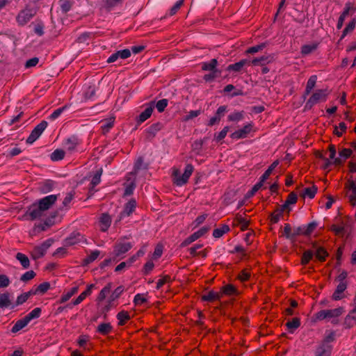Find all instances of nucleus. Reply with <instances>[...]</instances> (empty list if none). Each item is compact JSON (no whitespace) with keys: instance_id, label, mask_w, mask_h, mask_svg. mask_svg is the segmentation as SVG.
<instances>
[{"instance_id":"obj_1","label":"nucleus","mask_w":356,"mask_h":356,"mask_svg":"<svg viewBox=\"0 0 356 356\" xmlns=\"http://www.w3.org/2000/svg\"><path fill=\"white\" fill-rule=\"evenodd\" d=\"M194 168L191 164H187L184 172L181 175L178 169H174L172 172L173 182L175 185L181 186L188 182L189 177L193 172Z\"/></svg>"},{"instance_id":"obj_2","label":"nucleus","mask_w":356,"mask_h":356,"mask_svg":"<svg viewBox=\"0 0 356 356\" xmlns=\"http://www.w3.org/2000/svg\"><path fill=\"white\" fill-rule=\"evenodd\" d=\"M37 14V9L27 5L24 9L20 10L16 16V21L19 26L26 25Z\"/></svg>"},{"instance_id":"obj_3","label":"nucleus","mask_w":356,"mask_h":356,"mask_svg":"<svg viewBox=\"0 0 356 356\" xmlns=\"http://www.w3.org/2000/svg\"><path fill=\"white\" fill-rule=\"evenodd\" d=\"M328 94V91L326 89L316 90L307 100L306 107L311 108L318 102L325 101Z\"/></svg>"},{"instance_id":"obj_4","label":"nucleus","mask_w":356,"mask_h":356,"mask_svg":"<svg viewBox=\"0 0 356 356\" xmlns=\"http://www.w3.org/2000/svg\"><path fill=\"white\" fill-rule=\"evenodd\" d=\"M52 243V239H48L41 245L34 247L33 250L31 252V258L36 260L42 257L45 254L47 249L51 245Z\"/></svg>"},{"instance_id":"obj_5","label":"nucleus","mask_w":356,"mask_h":356,"mask_svg":"<svg viewBox=\"0 0 356 356\" xmlns=\"http://www.w3.org/2000/svg\"><path fill=\"white\" fill-rule=\"evenodd\" d=\"M343 312V309L342 307H339L334 309L321 310L316 314V318L318 321H322L325 318H335L341 315Z\"/></svg>"},{"instance_id":"obj_6","label":"nucleus","mask_w":356,"mask_h":356,"mask_svg":"<svg viewBox=\"0 0 356 356\" xmlns=\"http://www.w3.org/2000/svg\"><path fill=\"white\" fill-rule=\"evenodd\" d=\"M47 122L44 120H42L40 124H38L31 131L30 136L27 138L26 143L29 144H32L33 142H35L47 128Z\"/></svg>"},{"instance_id":"obj_7","label":"nucleus","mask_w":356,"mask_h":356,"mask_svg":"<svg viewBox=\"0 0 356 356\" xmlns=\"http://www.w3.org/2000/svg\"><path fill=\"white\" fill-rule=\"evenodd\" d=\"M44 211L42 209V207L38 204H33L28 208L26 215L29 216L31 220H33L41 218L44 215Z\"/></svg>"},{"instance_id":"obj_8","label":"nucleus","mask_w":356,"mask_h":356,"mask_svg":"<svg viewBox=\"0 0 356 356\" xmlns=\"http://www.w3.org/2000/svg\"><path fill=\"white\" fill-rule=\"evenodd\" d=\"M57 199V195H50L40 199L38 204L46 211L56 202Z\"/></svg>"},{"instance_id":"obj_9","label":"nucleus","mask_w":356,"mask_h":356,"mask_svg":"<svg viewBox=\"0 0 356 356\" xmlns=\"http://www.w3.org/2000/svg\"><path fill=\"white\" fill-rule=\"evenodd\" d=\"M348 189L349 202L352 206L356 205V182L353 180H349L348 184L346 186Z\"/></svg>"},{"instance_id":"obj_10","label":"nucleus","mask_w":356,"mask_h":356,"mask_svg":"<svg viewBox=\"0 0 356 356\" xmlns=\"http://www.w3.org/2000/svg\"><path fill=\"white\" fill-rule=\"evenodd\" d=\"M252 124H248L244 126L242 129H238L234 133H232L230 136L232 139H240L245 138L247 137L248 134L250 132L252 129Z\"/></svg>"},{"instance_id":"obj_11","label":"nucleus","mask_w":356,"mask_h":356,"mask_svg":"<svg viewBox=\"0 0 356 356\" xmlns=\"http://www.w3.org/2000/svg\"><path fill=\"white\" fill-rule=\"evenodd\" d=\"M356 325V307L352 309L350 313L346 316L344 321V325L346 328H351Z\"/></svg>"},{"instance_id":"obj_12","label":"nucleus","mask_w":356,"mask_h":356,"mask_svg":"<svg viewBox=\"0 0 356 356\" xmlns=\"http://www.w3.org/2000/svg\"><path fill=\"white\" fill-rule=\"evenodd\" d=\"M163 128V124L161 122H156L152 124L149 128L147 129V139L152 140L158 131L161 130Z\"/></svg>"},{"instance_id":"obj_13","label":"nucleus","mask_w":356,"mask_h":356,"mask_svg":"<svg viewBox=\"0 0 356 356\" xmlns=\"http://www.w3.org/2000/svg\"><path fill=\"white\" fill-rule=\"evenodd\" d=\"M111 224V218L106 213H104L99 218V226L102 232H106Z\"/></svg>"},{"instance_id":"obj_14","label":"nucleus","mask_w":356,"mask_h":356,"mask_svg":"<svg viewBox=\"0 0 356 356\" xmlns=\"http://www.w3.org/2000/svg\"><path fill=\"white\" fill-rule=\"evenodd\" d=\"M154 107V102H151L148 107L142 112L138 117V122L142 123L147 120L152 115Z\"/></svg>"},{"instance_id":"obj_15","label":"nucleus","mask_w":356,"mask_h":356,"mask_svg":"<svg viewBox=\"0 0 356 356\" xmlns=\"http://www.w3.org/2000/svg\"><path fill=\"white\" fill-rule=\"evenodd\" d=\"M13 308L12 300L10 299V294L8 292L0 293V308Z\"/></svg>"},{"instance_id":"obj_16","label":"nucleus","mask_w":356,"mask_h":356,"mask_svg":"<svg viewBox=\"0 0 356 356\" xmlns=\"http://www.w3.org/2000/svg\"><path fill=\"white\" fill-rule=\"evenodd\" d=\"M132 247L131 243H120L115 246V256L118 257L124 253L128 252Z\"/></svg>"},{"instance_id":"obj_17","label":"nucleus","mask_w":356,"mask_h":356,"mask_svg":"<svg viewBox=\"0 0 356 356\" xmlns=\"http://www.w3.org/2000/svg\"><path fill=\"white\" fill-rule=\"evenodd\" d=\"M312 249H314L316 258L321 261H324L328 255L327 251L322 247L318 246L316 243H312Z\"/></svg>"},{"instance_id":"obj_18","label":"nucleus","mask_w":356,"mask_h":356,"mask_svg":"<svg viewBox=\"0 0 356 356\" xmlns=\"http://www.w3.org/2000/svg\"><path fill=\"white\" fill-rule=\"evenodd\" d=\"M136 207V202L135 200L132 199L131 200H129L126 204H125V207H124V209L123 210L122 212H121L120 213V220L127 216H130L133 211H134L135 208Z\"/></svg>"},{"instance_id":"obj_19","label":"nucleus","mask_w":356,"mask_h":356,"mask_svg":"<svg viewBox=\"0 0 356 356\" xmlns=\"http://www.w3.org/2000/svg\"><path fill=\"white\" fill-rule=\"evenodd\" d=\"M347 288L346 282H339V284L337 286V289L334 293L332 294V299L334 300H339L343 298L342 293Z\"/></svg>"},{"instance_id":"obj_20","label":"nucleus","mask_w":356,"mask_h":356,"mask_svg":"<svg viewBox=\"0 0 356 356\" xmlns=\"http://www.w3.org/2000/svg\"><path fill=\"white\" fill-rule=\"evenodd\" d=\"M331 350L330 346L322 343L317 348L315 356H330Z\"/></svg>"},{"instance_id":"obj_21","label":"nucleus","mask_w":356,"mask_h":356,"mask_svg":"<svg viewBox=\"0 0 356 356\" xmlns=\"http://www.w3.org/2000/svg\"><path fill=\"white\" fill-rule=\"evenodd\" d=\"M217 65L218 60L216 58H213L209 62L203 63L202 65V70L204 71L219 72L216 69Z\"/></svg>"},{"instance_id":"obj_22","label":"nucleus","mask_w":356,"mask_h":356,"mask_svg":"<svg viewBox=\"0 0 356 356\" xmlns=\"http://www.w3.org/2000/svg\"><path fill=\"white\" fill-rule=\"evenodd\" d=\"M250 63V60L247 59H243L234 64L229 65L227 67V70L239 72L241 71L243 66H245V65H249Z\"/></svg>"},{"instance_id":"obj_23","label":"nucleus","mask_w":356,"mask_h":356,"mask_svg":"<svg viewBox=\"0 0 356 356\" xmlns=\"http://www.w3.org/2000/svg\"><path fill=\"white\" fill-rule=\"evenodd\" d=\"M222 297L220 292L209 291L207 294L202 296V299L204 301L212 302L214 300H220Z\"/></svg>"},{"instance_id":"obj_24","label":"nucleus","mask_w":356,"mask_h":356,"mask_svg":"<svg viewBox=\"0 0 356 356\" xmlns=\"http://www.w3.org/2000/svg\"><path fill=\"white\" fill-rule=\"evenodd\" d=\"M113 327L109 323H103L97 327V332L102 335H107L111 332Z\"/></svg>"},{"instance_id":"obj_25","label":"nucleus","mask_w":356,"mask_h":356,"mask_svg":"<svg viewBox=\"0 0 356 356\" xmlns=\"http://www.w3.org/2000/svg\"><path fill=\"white\" fill-rule=\"evenodd\" d=\"M114 121L115 118L112 117L100 122L103 134L107 133L113 127Z\"/></svg>"},{"instance_id":"obj_26","label":"nucleus","mask_w":356,"mask_h":356,"mask_svg":"<svg viewBox=\"0 0 356 356\" xmlns=\"http://www.w3.org/2000/svg\"><path fill=\"white\" fill-rule=\"evenodd\" d=\"M29 322L26 321V318L24 317L18 320L13 327H12L11 332L13 333H16L23 329L24 327H26L28 325Z\"/></svg>"},{"instance_id":"obj_27","label":"nucleus","mask_w":356,"mask_h":356,"mask_svg":"<svg viewBox=\"0 0 356 356\" xmlns=\"http://www.w3.org/2000/svg\"><path fill=\"white\" fill-rule=\"evenodd\" d=\"M16 259L20 262L22 266L26 269L30 266V261L26 255L23 253L18 252L16 254Z\"/></svg>"},{"instance_id":"obj_28","label":"nucleus","mask_w":356,"mask_h":356,"mask_svg":"<svg viewBox=\"0 0 356 356\" xmlns=\"http://www.w3.org/2000/svg\"><path fill=\"white\" fill-rule=\"evenodd\" d=\"M117 318L118 321V325H124L131 317L128 312L121 311L117 314Z\"/></svg>"},{"instance_id":"obj_29","label":"nucleus","mask_w":356,"mask_h":356,"mask_svg":"<svg viewBox=\"0 0 356 356\" xmlns=\"http://www.w3.org/2000/svg\"><path fill=\"white\" fill-rule=\"evenodd\" d=\"M278 164H279V161L276 160L268 167V168L265 171V172L260 177V180L261 181V182L264 183L269 177V176L272 173L273 170L277 166Z\"/></svg>"},{"instance_id":"obj_30","label":"nucleus","mask_w":356,"mask_h":356,"mask_svg":"<svg viewBox=\"0 0 356 356\" xmlns=\"http://www.w3.org/2000/svg\"><path fill=\"white\" fill-rule=\"evenodd\" d=\"M317 190H318L317 187L315 185H313L312 187L305 188L303 190L301 195L303 197H308L310 199H312L314 197V196L317 192Z\"/></svg>"},{"instance_id":"obj_31","label":"nucleus","mask_w":356,"mask_h":356,"mask_svg":"<svg viewBox=\"0 0 356 356\" xmlns=\"http://www.w3.org/2000/svg\"><path fill=\"white\" fill-rule=\"evenodd\" d=\"M317 81V76L316 75H313L309 77V79L307 81L305 91V96L308 95L312 90L314 88L316 83Z\"/></svg>"},{"instance_id":"obj_32","label":"nucleus","mask_w":356,"mask_h":356,"mask_svg":"<svg viewBox=\"0 0 356 356\" xmlns=\"http://www.w3.org/2000/svg\"><path fill=\"white\" fill-rule=\"evenodd\" d=\"M269 61H270L269 56H263L259 58H256L253 59L252 60H250V63H249V65H254V66H257V65L263 66V65H266V63H269Z\"/></svg>"},{"instance_id":"obj_33","label":"nucleus","mask_w":356,"mask_h":356,"mask_svg":"<svg viewBox=\"0 0 356 356\" xmlns=\"http://www.w3.org/2000/svg\"><path fill=\"white\" fill-rule=\"evenodd\" d=\"M49 288H50V284L49 282H42V284H39L35 290L32 289L31 291H32L33 295H35L38 293L44 294L49 289Z\"/></svg>"},{"instance_id":"obj_34","label":"nucleus","mask_w":356,"mask_h":356,"mask_svg":"<svg viewBox=\"0 0 356 356\" xmlns=\"http://www.w3.org/2000/svg\"><path fill=\"white\" fill-rule=\"evenodd\" d=\"M81 236L79 233H73L65 239V244L67 245H73L81 241Z\"/></svg>"},{"instance_id":"obj_35","label":"nucleus","mask_w":356,"mask_h":356,"mask_svg":"<svg viewBox=\"0 0 356 356\" xmlns=\"http://www.w3.org/2000/svg\"><path fill=\"white\" fill-rule=\"evenodd\" d=\"M78 286H74L72 287L68 292H67L66 293L63 294L60 300H59V302L60 303H64L65 302H67L68 300L70 299V298L74 295L75 293H77L78 291Z\"/></svg>"},{"instance_id":"obj_36","label":"nucleus","mask_w":356,"mask_h":356,"mask_svg":"<svg viewBox=\"0 0 356 356\" xmlns=\"http://www.w3.org/2000/svg\"><path fill=\"white\" fill-rule=\"evenodd\" d=\"M112 288V284L108 283L100 291L97 297L98 301L104 300L106 296L110 293Z\"/></svg>"},{"instance_id":"obj_37","label":"nucleus","mask_w":356,"mask_h":356,"mask_svg":"<svg viewBox=\"0 0 356 356\" xmlns=\"http://www.w3.org/2000/svg\"><path fill=\"white\" fill-rule=\"evenodd\" d=\"M300 325V321L298 318H293L291 321H288L286 323V326L291 332H293L294 330L299 327Z\"/></svg>"},{"instance_id":"obj_38","label":"nucleus","mask_w":356,"mask_h":356,"mask_svg":"<svg viewBox=\"0 0 356 356\" xmlns=\"http://www.w3.org/2000/svg\"><path fill=\"white\" fill-rule=\"evenodd\" d=\"M314 254V249L305 251L302 257L301 264L302 265H306L307 264H308L310 261V260L313 258Z\"/></svg>"},{"instance_id":"obj_39","label":"nucleus","mask_w":356,"mask_h":356,"mask_svg":"<svg viewBox=\"0 0 356 356\" xmlns=\"http://www.w3.org/2000/svg\"><path fill=\"white\" fill-rule=\"evenodd\" d=\"M142 168H144L146 169L147 166L144 165L143 158L139 157L137 159V160L134 164V170L132 172H129V175H136L138 173V170L140 169H141Z\"/></svg>"},{"instance_id":"obj_40","label":"nucleus","mask_w":356,"mask_h":356,"mask_svg":"<svg viewBox=\"0 0 356 356\" xmlns=\"http://www.w3.org/2000/svg\"><path fill=\"white\" fill-rule=\"evenodd\" d=\"M229 231V227L227 225H223L220 228H218L213 230V236L215 238H220L224 234L228 232Z\"/></svg>"},{"instance_id":"obj_41","label":"nucleus","mask_w":356,"mask_h":356,"mask_svg":"<svg viewBox=\"0 0 356 356\" xmlns=\"http://www.w3.org/2000/svg\"><path fill=\"white\" fill-rule=\"evenodd\" d=\"M329 151H330V159H333V163L336 165H339L342 163V161L339 158H335L336 155V149L335 146L334 145H330L329 146Z\"/></svg>"},{"instance_id":"obj_42","label":"nucleus","mask_w":356,"mask_h":356,"mask_svg":"<svg viewBox=\"0 0 356 356\" xmlns=\"http://www.w3.org/2000/svg\"><path fill=\"white\" fill-rule=\"evenodd\" d=\"M77 145L78 140L75 138H68L65 141V147L70 152L74 151L76 149Z\"/></svg>"},{"instance_id":"obj_43","label":"nucleus","mask_w":356,"mask_h":356,"mask_svg":"<svg viewBox=\"0 0 356 356\" xmlns=\"http://www.w3.org/2000/svg\"><path fill=\"white\" fill-rule=\"evenodd\" d=\"M40 314L41 309L36 307L25 316L24 318H26V321L29 323L32 319L38 318L40 316Z\"/></svg>"},{"instance_id":"obj_44","label":"nucleus","mask_w":356,"mask_h":356,"mask_svg":"<svg viewBox=\"0 0 356 356\" xmlns=\"http://www.w3.org/2000/svg\"><path fill=\"white\" fill-rule=\"evenodd\" d=\"M65 156V152L63 149H57L54 150L51 154V159L52 161L62 160Z\"/></svg>"},{"instance_id":"obj_45","label":"nucleus","mask_w":356,"mask_h":356,"mask_svg":"<svg viewBox=\"0 0 356 356\" xmlns=\"http://www.w3.org/2000/svg\"><path fill=\"white\" fill-rule=\"evenodd\" d=\"M355 10L356 7L354 6L353 3L351 2H348L346 3L343 11L341 15L346 17L350 14V13H353Z\"/></svg>"},{"instance_id":"obj_46","label":"nucleus","mask_w":356,"mask_h":356,"mask_svg":"<svg viewBox=\"0 0 356 356\" xmlns=\"http://www.w3.org/2000/svg\"><path fill=\"white\" fill-rule=\"evenodd\" d=\"M282 216L283 213L281 211V209L278 208L276 209L274 212L270 214V222L274 224L278 222Z\"/></svg>"},{"instance_id":"obj_47","label":"nucleus","mask_w":356,"mask_h":356,"mask_svg":"<svg viewBox=\"0 0 356 356\" xmlns=\"http://www.w3.org/2000/svg\"><path fill=\"white\" fill-rule=\"evenodd\" d=\"M32 295H33V293L31 290L28 291V292H26V293H24L21 294L17 298L16 305H20L23 304Z\"/></svg>"},{"instance_id":"obj_48","label":"nucleus","mask_w":356,"mask_h":356,"mask_svg":"<svg viewBox=\"0 0 356 356\" xmlns=\"http://www.w3.org/2000/svg\"><path fill=\"white\" fill-rule=\"evenodd\" d=\"M263 182L260 180L257 184H256L252 188L248 191L245 195V199L250 198L252 197L263 186Z\"/></svg>"},{"instance_id":"obj_49","label":"nucleus","mask_w":356,"mask_h":356,"mask_svg":"<svg viewBox=\"0 0 356 356\" xmlns=\"http://www.w3.org/2000/svg\"><path fill=\"white\" fill-rule=\"evenodd\" d=\"M220 293L227 296L234 294L236 291V288L232 284H227L222 287Z\"/></svg>"},{"instance_id":"obj_50","label":"nucleus","mask_w":356,"mask_h":356,"mask_svg":"<svg viewBox=\"0 0 356 356\" xmlns=\"http://www.w3.org/2000/svg\"><path fill=\"white\" fill-rule=\"evenodd\" d=\"M356 24V18H353L346 26V27L343 31L341 39H343L348 32H350L354 30Z\"/></svg>"},{"instance_id":"obj_51","label":"nucleus","mask_w":356,"mask_h":356,"mask_svg":"<svg viewBox=\"0 0 356 356\" xmlns=\"http://www.w3.org/2000/svg\"><path fill=\"white\" fill-rule=\"evenodd\" d=\"M100 254L99 250H95L90 253L86 258L84 259L83 263L85 264H88L97 259Z\"/></svg>"},{"instance_id":"obj_52","label":"nucleus","mask_w":356,"mask_h":356,"mask_svg":"<svg viewBox=\"0 0 356 356\" xmlns=\"http://www.w3.org/2000/svg\"><path fill=\"white\" fill-rule=\"evenodd\" d=\"M317 48V44H305L303 45L301 48V53L303 55H307L314 50H316Z\"/></svg>"},{"instance_id":"obj_53","label":"nucleus","mask_w":356,"mask_h":356,"mask_svg":"<svg viewBox=\"0 0 356 356\" xmlns=\"http://www.w3.org/2000/svg\"><path fill=\"white\" fill-rule=\"evenodd\" d=\"M124 186H125V190H124V195H131L133 193L134 190L136 187V184L134 183V179H133L129 183H125Z\"/></svg>"},{"instance_id":"obj_54","label":"nucleus","mask_w":356,"mask_h":356,"mask_svg":"<svg viewBox=\"0 0 356 356\" xmlns=\"http://www.w3.org/2000/svg\"><path fill=\"white\" fill-rule=\"evenodd\" d=\"M283 236H284L286 238L293 241V229L291 226L288 223L284 225Z\"/></svg>"},{"instance_id":"obj_55","label":"nucleus","mask_w":356,"mask_h":356,"mask_svg":"<svg viewBox=\"0 0 356 356\" xmlns=\"http://www.w3.org/2000/svg\"><path fill=\"white\" fill-rule=\"evenodd\" d=\"M72 6L70 0H60V6L63 13L68 12Z\"/></svg>"},{"instance_id":"obj_56","label":"nucleus","mask_w":356,"mask_h":356,"mask_svg":"<svg viewBox=\"0 0 356 356\" xmlns=\"http://www.w3.org/2000/svg\"><path fill=\"white\" fill-rule=\"evenodd\" d=\"M74 194L75 193L74 191H70L68 193H67L66 196L65 197L63 201V205L64 207L69 208L70 204L74 197Z\"/></svg>"},{"instance_id":"obj_57","label":"nucleus","mask_w":356,"mask_h":356,"mask_svg":"<svg viewBox=\"0 0 356 356\" xmlns=\"http://www.w3.org/2000/svg\"><path fill=\"white\" fill-rule=\"evenodd\" d=\"M54 187V183L51 181H47L44 183L43 186L41 187V191L43 193H47L53 190Z\"/></svg>"},{"instance_id":"obj_58","label":"nucleus","mask_w":356,"mask_h":356,"mask_svg":"<svg viewBox=\"0 0 356 356\" xmlns=\"http://www.w3.org/2000/svg\"><path fill=\"white\" fill-rule=\"evenodd\" d=\"M35 276V273L33 270H29L24 273L21 277L20 280L24 282H26L32 279H33Z\"/></svg>"},{"instance_id":"obj_59","label":"nucleus","mask_w":356,"mask_h":356,"mask_svg":"<svg viewBox=\"0 0 356 356\" xmlns=\"http://www.w3.org/2000/svg\"><path fill=\"white\" fill-rule=\"evenodd\" d=\"M168 101L166 99H163L158 101L156 104V108L157 111L159 113H162L163 111H164L165 108L168 106Z\"/></svg>"},{"instance_id":"obj_60","label":"nucleus","mask_w":356,"mask_h":356,"mask_svg":"<svg viewBox=\"0 0 356 356\" xmlns=\"http://www.w3.org/2000/svg\"><path fill=\"white\" fill-rule=\"evenodd\" d=\"M317 227V223L316 222H312L309 223L307 226H305V236L310 235L314 230Z\"/></svg>"},{"instance_id":"obj_61","label":"nucleus","mask_w":356,"mask_h":356,"mask_svg":"<svg viewBox=\"0 0 356 356\" xmlns=\"http://www.w3.org/2000/svg\"><path fill=\"white\" fill-rule=\"evenodd\" d=\"M102 174V169L100 168L99 170H98L96 172V173L95 174V175L93 176V177L92 179L91 184L92 185V186H95L97 184H99V183L100 182V180H101Z\"/></svg>"},{"instance_id":"obj_62","label":"nucleus","mask_w":356,"mask_h":356,"mask_svg":"<svg viewBox=\"0 0 356 356\" xmlns=\"http://www.w3.org/2000/svg\"><path fill=\"white\" fill-rule=\"evenodd\" d=\"M124 291V288L122 286H120L117 287L114 291L112 293L110 300L111 301L115 300V299L118 298L122 294V293Z\"/></svg>"},{"instance_id":"obj_63","label":"nucleus","mask_w":356,"mask_h":356,"mask_svg":"<svg viewBox=\"0 0 356 356\" xmlns=\"http://www.w3.org/2000/svg\"><path fill=\"white\" fill-rule=\"evenodd\" d=\"M236 219L238 222L241 225V230L244 231L247 229L249 225V221L246 220L245 218H243L241 216L239 215L236 216Z\"/></svg>"},{"instance_id":"obj_64","label":"nucleus","mask_w":356,"mask_h":356,"mask_svg":"<svg viewBox=\"0 0 356 356\" xmlns=\"http://www.w3.org/2000/svg\"><path fill=\"white\" fill-rule=\"evenodd\" d=\"M250 273L248 270L244 269L238 274V279L241 282H245L250 278Z\"/></svg>"}]
</instances>
